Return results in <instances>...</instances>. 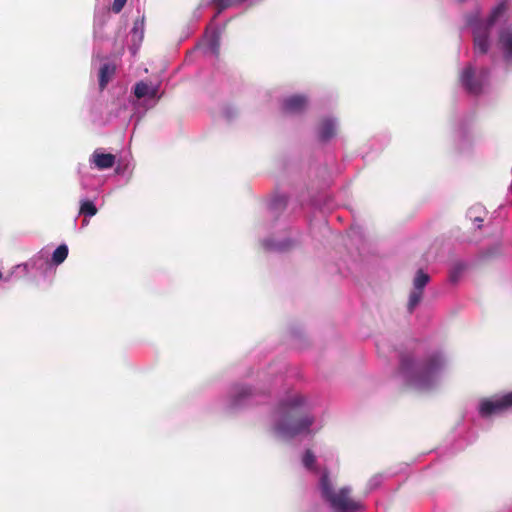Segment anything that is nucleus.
<instances>
[{
    "label": "nucleus",
    "instance_id": "nucleus-1",
    "mask_svg": "<svg viewBox=\"0 0 512 512\" xmlns=\"http://www.w3.org/2000/svg\"><path fill=\"white\" fill-rule=\"evenodd\" d=\"M303 405L304 398L301 395H294L280 403L276 429L284 437L293 438L310 431L314 418L304 412Z\"/></svg>",
    "mask_w": 512,
    "mask_h": 512
},
{
    "label": "nucleus",
    "instance_id": "nucleus-2",
    "mask_svg": "<svg viewBox=\"0 0 512 512\" xmlns=\"http://www.w3.org/2000/svg\"><path fill=\"white\" fill-rule=\"evenodd\" d=\"M445 365L443 357L434 353L427 357L419 366L410 355H402L400 359V371L411 381L420 386H429L438 376Z\"/></svg>",
    "mask_w": 512,
    "mask_h": 512
},
{
    "label": "nucleus",
    "instance_id": "nucleus-3",
    "mask_svg": "<svg viewBox=\"0 0 512 512\" xmlns=\"http://www.w3.org/2000/svg\"><path fill=\"white\" fill-rule=\"evenodd\" d=\"M319 487L322 498L329 502L333 509L342 512H357L365 509L361 499L353 494L350 487L344 486L339 489L333 487L327 469L322 472Z\"/></svg>",
    "mask_w": 512,
    "mask_h": 512
},
{
    "label": "nucleus",
    "instance_id": "nucleus-4",
    "mask_svg": "<svg viewBox=\"0 0 512 512\" xmlns=\"http://www.w3.org/2000/svg\"><path fill=\"white\" fill-rule=\"evenodd\" d=\"M505 11V7L503 4H500L492 9L488 18L485 21L478 22L473 27V35H474V48L477 53L486 54L489 49V34L490 29L494 26V24L498 21V19L503 15Z\"/></svg>",
    "mask_w": 512,
    "mask_h": 512
},
{
    "label": "nucleus",
    "instance_id": "nucleus-5",
    "mask_svg": "<svg viewBox=\"0 0 512 512\" xmlns=\"http://www.w3.org/2000/svg\"><path fill=\"white\" fill-rule=\"evenodd\" d=\"M512 407V392L506 393L498 398H485L480 402L479 414L483 418L501 414Z\"/></svg>",
    "mask_w": 512,
    "mask_h": 512
},
{
    "label": "nucleus",
    "instance_id": "nucleus-6",
    "mask_svg": "<svg viewBox=\"0 0 512 512\" xmlns=\"http://www.w3.org/2000/svg\"><path fill=\"white\" fill-rule=\"evenodd\" d=\"M488 78V71L482 69L478 75L472 66H467L461 74L460 81L465 90L473 95H478L482 91L484 82Z\"/></svg>",
    "mask_w": 512,
    "mask_h": 512
},
{
    "label": "nucleus",
    "instance_id": "nucleus-7",
    "mask_svg": "<svg viewBox=\"0 0 512 512\" xmlns=\"http://www.w3.org/2000/svg\"><path fill=\"white\" fill-rule=\"evenodd\" d=\"M430 281V276L425 273L422 269H419L414 277L413 286L414 289L410 293L408 301V310L413 312L415 307L420 303L422 299L423 289Z\"/></svg>",
    "mask_w": 512,
    "mask_h": 512
},
{
    "label": "nucleus",
    "instance_id": "nucleus-8",
    "mask_svg": "<svg viewBox=\"0 0 512 512\" xmlns=\"http://www.w3.org/2000/svg\"><path fill=\"white\" fill-rule=\"evenodd\" d=\"M307 106V99L302 95H293L283 101V110L287 113H301Z\"/></svg>",
    "mask_w": 512,
    "mask_h": 512
},
{
    "label": "nucleus",
    "instance_id": "nucleus-9",
    "mask_svg": "<svg viewBox=\"0 0 512 512\" xmlns=\"http://www.w3.org/2000/svg\"><path fill=\"white\" fill-rule=\"evenodd\" d=\"M116 157L111 153H102L95 151L92 154V162L99 170L112 168L115 164Z\"/></svg>",
    "mask_w": 512,
    "mask_h": 512
},
{
    "label": "nucleus",
    "instance_id": "nucleus-10",
    "mask_svg": "<svg viewBox=\"0 0 512 512\" xmlns=\"http://www.w3.org/2000/svg\"><path fill=\"white\" fill-rule=\"evenodd\" d=\"M116 73V65L113 63H105L99 69V88L104 90L107 84Z\"/></svg>",
    "mask_w": 512,
    "mask_h": 512
},
{
    "label": "nucleus",
    "instance_id": "nucleus-11",
    "mask_svg": "<svg viewBox=\"0 0 512 512\" xmlns=\"http://www.w3.org/2000/svg\"><path fill=\"white\" fill-rule=\"evenodd\" d=\"M336 134L335 123L331 119H323L318 127L320 140L328 141Z\"/></svg>",
    "mask_w": 512,
    "mask_h": 512
},
{
    "label": "nucleus",
    "instance_id": "nucleus-12",
    "mask_svg": "<svg viewBox=\"0 0 512 512\" xmlns=\"http://www.w3.org/2000/svg\"><path fill=\"white\" fill-rule=\"evenodd\" d=\"M250 396H252V390L249 387H236L232 394L231 406L234 408L241 405Z\"/></svg>",
    "mask_w": 512,
    "mask_h": 512
},
{
    "label": "nucleus",
    "instance_id": "nucleus-13",
    "mask_svg": "<svg viewBox=\"0 0 512 512\" xmlns=\"http://www.w3.org/2000/svg\"><path fill=\"white\" fill-rule=\"evenodd\" d=\"M466 269V264L463 261H454L449 270V280L452 283L458 282L463 272Z\"/></svg>",
    "mask_w": 512,
    "mask_h": 512
},
{
    "label": "nucleus",
    "instance_id": "nucleus-14",
    "mask_svg": "<svg viewBox=\"0 0 512 512\" xmlns=\"http://www.w3.org/2000/svg\"><path fill=\"white\" fill-rule=\"evenodd\" d=\"M499 41L504 51L505 57L512 59V32H503L500 35Z\"/></svg>",
    "mask_w": 512,
    "mask_h": 512
},
{
    "label": "nucleus",
    "instance_id": "nucleus-15",
    "mask_svg": "<svg viewBox=\"0 0 512 512\" xmlns=\"http://www.w3.org/2000/svg\"><path fill=\"white\" fill-rule=\"evenodd\" d=\"M156 93V89L150 90L149 86L143 81L136 83L134 87V94L138 99H141L147 95H150V97L153 98L156 96Z\"/></svg>",
    "mask_w": 512,
    "mask_h": 512
},
{
    "label": "nucleus",
    "instance_id": "nucleus-16",
    "mask_svg": "<svg viewBox=\"0 0 512 512\" xmlns=\"http://www.w3.org/2000/svg\"><path fill=\"white\" fill-rule=\"evenodd\" d=\"M68 252L67 245H59L52 254L51 262L56 266L62 264L66 260Z\"/></svg>",
    "mask_w": 512,
    "mask_h": 512
},
{
    "label": "nucleus",
    "instance_id": "nucleus-17",
    "mask_svg": "<svg viewBox=\"0 0 512 512\" xmlns=\"http://www.w3.org/2000/svg\"><path fill=\"white\" fill-rule=\"evenodd\" d=\"M98 210L91 200H83L80 204L79 214L86 217H92L97 214Z\"/></svg>",
    "mask_w": 512,
    "mask_h": 512
},
{
    "label": "nucleus",
    "instance_id": "nucleus-18",
    "mask_svg": "<svg viewBox=\"0 0 512 512\" xmlns=\"http://www.w3.org/2000/svg\"><path fill=\"white\" fill-rule=\"evenodd\" d=\"M302 463H303L304 467L307 468L308 470H311L313 472H318V469L315 465L316 457L311 450L308 449L305 451L303 458H302Z\"/></svg>",
    "mask_w": 512,
    "mask_h": 512
},
{
    "label": "nucleus",
    "instance_id": "nucleus-19",
    "mask_svg": "<svg viewBox=\"0 0 512 512\" xmlns=\"http://www.w3.org/2000/svg\"><path fill=\"white\" fill-rule=\"evenodd\" d=\"M246 0H213V4L222 11L226 8L238 6L244 3Z\"/></svg>",
    "mask_w": 512,
    "mask_h": 512
},
{
    "label": "nucleus",
    "instance_id": "nucleus-20",
    "mask_svg": "<svg viewBox=\"0 0 512 512\" xmlns=\"http://www.w3.org/2000/svg\"><path fill=\"white\" fill-rule=\"evenodd\" d=\"M43 260H44L43 256L40 254H37L34 257H32L28 262L24 263L22 265V267L25 271H29L30 269L36 268L38 263ZM19 267H21V265Z\"/></svg>",
    "mask_w": 512,
    "mask_h": 512
},
{
    "label": "nucleus",
    "instance_id": "nucleus-21",
    "mask_svg": "<svg viewBox=\"0 0 512 512\" xmlns=\"http://www.w3.org/2000/svg\"><path fill=\"white\" fill-rule=\"evenodd\" d=\"M127 0H114L112 4V10L115 13H119L125 6Z\"/></svg>",
    "mask_w": 512,
    "mask_h": 512
},
{
    "label": "nucleus",
    "instance_id": "nucleus-22",
    "mask_svg": "<svg viewBox=\"0 0 512 512\" xmlns=\"http://www.w3.org/2000/svg\"><path fill=\"white\" fill-rule=\"evenodd\" d=\"M474 221L476 222H482L483 220L480 217H475Z\"/></svg>",
    "mask_w": 512,
    "mask_h": 512
},
{
    "label": "nucleus",
    "instance_id": "nucleus-23",
    "mask_svg": "<svg viewBox=\"0 0 512 512\" xmlns=\"http://www.w3.org/2000/svg\"><path fill=\"white\" fill-rule=\"evenodd\" d=\"M137 26H138V22H135V24H134V30H136V29H137Z\"/></svg>",
    "mask_w": 512,
    "mask_h": 512
}]
</instances>
